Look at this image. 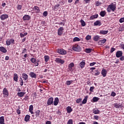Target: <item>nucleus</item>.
<instances>
[{
  "label": "nucleus",
  "instance_id": "f257e3e1",
  "mask_svg": "<svg viewBox=\"0 0 124 124\" xmlns=\"http://www.w3.org/2000/svg\"><path fill=\"white\" fill-rule=\"evenodd\" d=\"M116 8H117L116 4L112 3L108 6V8H107V11L108 12V13H110V12L111 11L114 12V11L116 10Z\"/></svg>",
  "mask_w": 124,
  "mask_h": 124
},
{
  "label": "nucleus",
  "instance_id": "f03ea898",
  "mask_svg": "<svg viewBox=\"0 0 124 124\" xmlns=\"http://www.w3.org/2000/svg\"><path fill=\"white\" fill-rule=\"evenodd\" d=\"M72 49L74 51H76V52H80L81 51V47L79 45H75L73 46Z\"/></svg>",
  "mask_w": 124,
  "mask_h": 124
},
{
  "label": "nucleus",
  "instance_id": "7ed1b4c3",
  "mask_svg": "<svg viewBox=\"0 0 124 124\" xmlns=\"http://www.w3.org/2000/svg\"><path fill=\"white\" fill-rule=\"evenodd\" d=\"M14 43H15V40L13 39H8L6 41V44L7 46H9L10 44H12V45H14Z\"/></svg>",
  "mask_w": 124,
  "mask_h": 124
},
{
  "label": "nucleus",
  "instance_id": "20e7f679",
  "mask_svg": "<svg viewBox=\"0 0 124 124\" xmlns=\"http://www.w3.org/2000/svg\"><path fill=\"white\" fill-rule=\"evenodd\" d=\"M31 62H32V63H34V64H35V66H38L39 63H38V62H39V61H38L37 62L36 61V59H35V58H31V59L30 60Z\"/></svg>",
  "mask_w": 124,
  "mask_h": 124
},
{
  "label": "nucleus",
  "instance_id": "39448f33",
  "mask_svg": "<svg viewBox=\"0 0 124 124\" xmlns=\"http://www.w3.org/2000/svg\"><path fill=\"white\" fill-rule=\"evenodd\" d=\"M32 9H33V11H34L35 13L36 14L40 13L41 10L37 6H34V7L32 8Z\"/></svg>",
  "mask_w": 124,
  "mask_h": 124
},
{
  "label": "nucleus",
  "instance_id": "423d86ee",
  "mask_svg": "<svg viewBox=\"0 0 124 124\" xmlns=\"http://www.w3.org/2000/svg\"><path fill=\"white\" fill-rule=\"evenodd\" d=\"M57 53H58V54H60L61 55H66V50L58 48L57 49Z\"/></svg>",
  "mask_w": 124,
  "mask_h": 124
},
{
  "label": "nucleus",
  "instance_id": "0eeeda50",
  "mask_svg": "<svg viewBox=\"0 0 124 124\" xmlns=\"http://www.w3.org/2000/svg\"><path fill=\"white\" fill-rule=\"evenodd\" d=\"M53 102H54V98H53L52 97L49 98L47 100V105H46V106L52 105Z\"/></svg>",
  "mask_w": 124,
  "mask_h": 124
},
{
  "label": "nucleus",
  "instance_id": "6e6552de",
  "mask_svg": "<svg viewBox=\"0 0 124 124\" xmlns=\"http://www.w3.org/2000/svg\"><path fill=\"white\" fill-rule=\"evenodd\" d=\"M2 93H3V94L4 95V96H5L6 97H7L8 95H9L8 90H7V89H6V88H4L3 89Z\"/></svg>",
  "mask_w": 124,
  "mask_h": 124
},
{
  "label": "nucleus",
  "instance_id": "1a4fd4ad",
  "mask_svg": "<svg viewBox=\"0 0 124 124\" xmlns=\"http://www.w3.org/2000/svg\"><path fill=\"white\" fill-rule=\"evenodd\" d=\"M63 30H64V29L62 27H60L59 29H58V35H62V33H63Z\"/></svg>",
  "mask_w": 124,
  "mask_h": 124
},
{
  "label": "nucleus",
  "instance_id": "9d476101",
  "mask_svg": "<svg viewBox=\"0 0 124 124\" xmlns=\"http://www.w3.org/2000/svg\"><path fill=\"white\" fill-rule=\"evenodd\" d=\"M55 62H57V63H61V64L64 63V61L62 60L61 58H56Z\"/></svg>",
  "mask_w": 124,
  "mask_h": 124
},
{
  "label": "nucleus",
  "instance_id": "9b49d317",
  "mask_svg": "<svg viewBox=\"0 0 124 124\" xmlns=\"http://www.w3.org/2000/svg\"><path fill=\"white\" fill-rule=\"evenodd\" d=\"M8 18V15L7 14H3L1 15L0 16V19L2 21H3L4 20L7 19Z\"/></svg>",
  "mask_w": 124,
  "mask_h": 124
},
{
  "label": "nucleus",
  "instance_id": "f8f14e48",
  "mask_svg": "<svg viewBox=\"0 0 124 124\" xmlns=\"http://www.w3.org/2000/svg\"><path fill=\"white\" fill-rule=\"evenodd\" d=\"M22 78L24 81L28 82V79H29V76L26 73L22 74Z\"/></svg>",
  "mask_w": 124,
  "mask_h": 124
},
{
  "label": "nucleus",
  "instance_id": "ddd939ff",
  "mask_svg": "<svg viewBox=\"0 0 124 124\" xmlns=\"http://www.w3.org/2000/svg\"><path fill=\"white\" fill-rule=\"evenodd\" d=\"M123 56V51H118L116 53V58H120Z\"/></svg>",
  "mask_w": 124,
  "mask_h": 124
},
{
  "label": "nucleus",
  "instance_id": "4468645a",
  "mask_svg": "<svg viewBox=\"0 0 124 124\" xmlns=\"http://www.w3.org/2000/svg\"><path fill=\"white\" fill-rule=\"evenodd\" d=\"M35 116L37 118H41L42 117L41 116V113L40 112V110H38L35 112Z\"/></svg>",
  "mask_w": 124,
  "mask_h": 124
},
{
  "label": "nucleus",
  "instance_id": "2eb2a0df",
  "mask_svg": "<svg viewBox=\"0 0 124 124\" xmlns=\"http://www.w3.org/2000/svg\"><path fill=\"white\" fill-rule=\"evenodd\" d=\"M31 19V16L28 15H25L23 17V21H29Z\"/></svg>",
  "mask_w": 124,
  "mask_h": 124
},
{
  "label": "nucleus",
  "instance_id": "dca6fc26",
  "mask_svg": "<svg viewBox=\"0 0 124 124\" xmlns=\"http://www.w3.org/2000/svg\"><path fill=\"white\" fill-rule=\"evenodd\" d=\"M101 74L103 77H106V75H107V71L105 69H103L102 70Z\"/></svg>",
  "mask_w": 124,
  "mask_h": 124
},
{
  "label": "nucleus",
  "instance_id": "f3484780",
  "mask_svg": "<svg viewBox=\"0 0 124 124\" xmlns=\"http://www.w3.org/2000/svg\"><path fill=\"white\" fill-rule=\"evenodd\" d=\"M66 109L68 114H70V113H71L72 111H73V109H72V108H71V107L70 106H68L66 108Z\"/></svg>",
  "mask_w": 124,
  "mask_h": 124
},
{
  "label": "nucleus",
  "instance_id": "a211bd4d",
  "mask_svg": "<svg viewBox=\"0 0 124 124\" xmlns=\"http://www.w3.org/2000/svg\"><path fill=\"white\" fill-rule=\"evenodd\" d=\"M0 52H2V53H5L6 52H7L6 48L3 46H0Z\"/></svg>",
  "mask_w": 124,
  "mask_h": 124
},
{
  "label": "nucleus",
  "instance_id": "6ab92c4d",
  "mask_svg": "<svg viewBox=\"0 0 124 124\" xmlns=\"http://www.w3.org/2000/svg\"><path fill=\"white\" fill-rule=\"evenodd\" d=\"M59 98L58 97H56L54 99V105L55 106H57V105H58L59 104Z\"/></svg>",
  "mask_w": 124,
  "mask_h": 124
},
{
  "label": "nucleus",
  "instance_id": "aec40b11",
  "mask_svg": "<svg viewBox=\"0 0 124 124\" xmlns=\"http://www.w3.org/2000/svg\"><path fill=\"white\" fill-rule=\"evenodd\" d=\"M96 18H98V14L92 15L90 16V20H93L94 19H96Z\"/></svg>",
  "mask_w": 124,
  "mask_h": 124
},
{
  "label": "nucleus",
  "instance_id": "412c9836",
  "mask_svg": "<svg viewBox=\"0 0 124 124\" xmlns=\"http://www.w3.org/2000/svg\"><path fill=\"white\" fill-rule=\"evenodd\" d=\"M18 74H17L16 73H15L14 74V81H15V82H18Z\"/></svg>",
  "mask_w": 124,
  "mask_h": 124
},
{
  "label": "nucleus",
  "instance_id": "4be33fe9",
  "mask_svg": "<svg viewBox=\"0 0 124 124\" xmlns=\"http://www.w3.org/2000/svg\"><path fill=\"white\" fill-rule=\"evenodd\" d=\"M107 41V40H106V39H104L103 40H100L98 42V44H100V45H103V44H104V43H105V42Z\"/></svg>",
  "mask_w": 124,
  "mask_h": 124
},
{
  "label": "nucleus",
  "instance_id": "5701e85b",
  "mask_svg": "<svg viewBox=\"0 0 124 124\" xmlns=\"http://www.w3.org/2000/svg\"><path fill=\"white\" fill-rule=\"evenodd\" d=\"M29 75L31 77V78H36V74H35V73H34V72H30Z\"/></svg>",
  "mask_w": 124,
  "mask_h": 124
},
{
  "label": "nucleus",
  "instance_id": "b1692460",
  "mask_svg": "<svg viewBox=\"0 0 124 124\" xmlns=\"http://www.w3.org/2000/svg\"><path fill=\"white\" fill-rule=\"evenodd\" d=\"M101 25H102V24L101 23V22H100V21L99 20H97L94 23V26H101Z\"/></svg>",
  "mask_w": 124,
  "mask_h": 124
},
{
  "label": "nucleus",
  "instance_id": "393cba45",
  "mask_svg": "<svg viewBox=\"0 0 124 124\" xmlns=\"http://www.w3.org/2000/svg\"><path fill=\"white\" fill-rule=\"evenodd\" d=\"M31 118V116L30 115H26L24 118L25 122H29L30 121V119Z\"/></svg>",
  "mask_w": 124,
  "mask_h": 124
},
{
  "label": "nucleus",
  "instance_id": "a878e982",
  "mask_svg": "<svg viewBox=\"0 0 124 124\" xmlns=\"http://www.w3.org/2000/svg\"><path fill=\"white\" fill-rule=\"evenodd\" d=\"M25 94H26V93H25V92H18V93H17V95L19 97H23V96H24V95H25Z\"/></svg>",
  "mask_w": 124,
  "mask_h": 124
},
{
  "label": "nucleus",
  "instance_id": "bb28decb",
  "mask_svg": "<svg viewBox=\"0 0 124 124\" xmlns=\"http://www.w3.org/2000/svg\"><path fill=\"white\" fill-rule=\"evenodd\" d=\"M33 111V106L31 105L29 107V112H30L31 114H34L33 111Z\"/></svg>",
  "mask_w": 124,
  "mask_h": 124
},
{
  "label": "nucleus",
  "instance_id": "cd10ccee",
  "mask_svg": "<svg viewBox=\"0 0 124 124\" xmlns=\"http://www.w3.org/2000/svg\"><path fill=\"white\" fill-rule=\"evenodd\" d=\"M99 33L100 34L105 35V34H107L108 33V31L101 30L99 32Z\"/></svg>",
  "mask_w": 124,
  "mask_h": 124
},
{
  "label": "nucleus",
  "instance_id": "c85d7f7f",
  "mask_svg": "<svg viewBox=\"0 0 124 124\" xmlns=\"http://www.w3.org/2000/svg\"><path fill=\"white\" fill-rule=\"evenodd\" d=\"M73 66H74V63H73V62L70 63L68 66V69L70 71H71V70H72V67H73Z\"/></svg>",
  "mask_w": 124,
  "mask_h": 124
},
{
  "label": "nucleus",
  "instance_id": "c756f323",
  "mask_svg": "<svg viewBox=\"0 0 124 124\" xmlns=\"http://www.w3.org/2000/svg\"><path fill=\"white\" fill-rule=\"evenodd\" d=\"M0 124H4V116L0 117Z\"/></svg>",
  "mask_w": 124,
  "mask_h": 124
},
{
  "label": "nucleus",
  "instance_id": "7c9ffc66",
  "mask_svg": "<svg viewBox=\"0 0 124 124\" xmlns=\"http://www.w3.org/2000/svg\"><path fill=\"white\" fill-rule=\"evenodd\" d=\"M85 64H86L85 62L82 61L79 63V66H80L81 68H84V67H85Z\"/></svg>",
  "mask_w": 124,
  "mask_h": 124
},
{
  "label": "nucleus",
  "instance_id": "2f4dec72",
  "mask_svg": "<svg viewBox=\"0 0 124 124\" xmlns=\"http://www.w3.org/2000/svg\"><path fill=\"white\" fill-rule=\"evenodd\" d=\"M44 59L45 62H48V61L50 60V57H49L48 55H45L44 56Z\"/></svg>",
  "mask_w": 124,
  "mask_h": 124
},
{
  "label": "nucleus",
  "instance_id": "473e14b6",
  "mask_svg": "<svg viewBox=\"0 0 124 124\" xmlns=\"http://www.w3.org/2000/svg\"><path fill=\"white\" fill-rule=\"evenodd\" d=\"M100 37L98 35H95L93 37V40L94 41H98Z\"/></svg>",
  "mask_w": 124,
  "mask_h": 124
},
{
  "label": "nucleus",
  "instance_id": "72a5a7b5",
  "mask_svg": "<svg viewBox=\"0 0 124 124\" xmlns=\"http://www.w3.org/2000/svg\"><path fill=\"white\" fill-rule=\"evenodd\" d=\"M73 42H77L78 41H81V39L78 38V37H75L73 38Z\"/></svg>",
  "mask_w": 124,
  "mask_h": 124
},
{
  "label": "nucleus",
  "instance_id": "f704fd0d",
  "mask_svg": "<svg viewBox=\"0 0 124 124\" xmlns=\"http://www.w3.org/2000/svg\"><path fill=\"white\" fill-rule=\"evenodd\" d=\"M100 15L101 17H104L106 15V11H103L100 13Z\"/></svg>",
  "mask_w": 124,
  "mask_h": 124
},
{
  "label": "nucleus",
  "instance_id": "c9c22d12",
  "mask_svg": "<svg viewBox=\"0 0 124 124\" xmlns=\"http://www.w3.org/2000/svg\"><path fill=\"white\" fill-rule=\"evenodd\" d=\"M88 96H86L84 97L82 102V104H86L87 103V101L88 100Z\"/></svg>",
  "mask_w": 124,
  "mask_h": 124
},
{
  "label": "nucleus",
  "instance_id": "e433bc0d",
  "mask_svg": "<svg viewBox=\"0 0 124 124\" xmlns=\"http://www.w3.org/2000/svg\"><path fill=\"white\" fill-rule=\"evenodd\" d=\"M99 100V98L97 97H93V102H97Z\"/></svg>",
  "mask_w": 124,
  "mask_h": 124
},
{
  "label": "nucleus",
  "instance_id": "4c0bfd02",
  "mask_svg": "<svg viewBox=\"0 0 124 124\" xmlns=\"http://www.w3.org/2000/svg\"><path fill=\"white\" fill-rule=\"evenodd\" d=\"M99 110L96 109V108H94L93 109V114H99Z\"/></svg>",
  "mask_w": 124,
  "mask_h": 124
},
{
  "label": "nucleus",
  "instance_id": "58836bf2",
  "mask_svg": "<svg viewBox=\"0 0 124 124\" xmlns=\"http://www.w3.org/2000/svg\"><path fill=\"white\" fill-rule=\"evenodd\" d=\"M73 83V80H67L66 82V85L67 86H69V85H71Z\"/></svg>",
  "mask_w": 124,
  "mask_h": 124
},
{
  "label": "nucleus",
  "instance_id": "ea45409f",
  "mask_svg": "<svg viewBox=\"0 0 124 124\" xmlns=\"http://www.w3.org/2000/svg\"><path fill=\"white\" fill-rule=\"evenodd\" d=\"M28 35V33L27 32H25V33H20V37H25V36Z\"/></svg>",
  "mask_w": 124,
  "mask_h": 124
},
{
  "label": "nucleus",
  "instance_id": "a19ab883",
  "mask_svg": "<svg viewBox=\"0 0 124 124\" xmlns=\"http://www.w3.org/2000/svg\"><path fill=\"white\" fill-rule=\"evenodd\" d=\"M114 106L115 108H120L122 106V105L121 104L115 103L114 104Z\"/></svg>",
  "mask_w": 124,
  "mask_h": 124
},
{
  "label": "nucleus",
  "instance_id": "79ce46f5",
  "mask_svg": "<svg viewBox=\"0 0 124 124\" xmlns=\"http://www.w3.org/2000/svg\"><path fill=\"white\" fill-rule=\"evenodd\" d=\"M80 23L82 27H85L86 26V22L83 19L80 20Z\"/></svg>",
  "mask_w": 124,
  "mask_h": 124
},
{
  "label": "nucleus",
  "instance_id": "37998d69",
  "mask_svg": "<svg viewBox=\"0 0 124 124\" xmlns=\"http://www.w3.org/2000/svg\"><path fill=\"white\" fill-rule=\"evenodd\" d=\"M19 81L20 86H23V85H24V81H23V79L22 78H20Z\"/></svg>",
  "mask_w": 124,
  "mask_h": 124
},
{
  "label": "nucleus",
  "instance_id": "c03bdc74",
  "mask_svg": "<svg viewBox=\"0 0 124 124\" xmlns=\"http://www.w3.org/2000/svg\"><path fill=\"white\" fill-rule=\"evenodd\" d=\"M92 51H93V49L92 48H86L85 49V52L86 53H91V52H92Z\"/></svg>",
  "mask_w": 124,
  "mask_h": 124
},
{
  "label": "nucleus",
  "instance_id": "a18cd8bd",
  "mask_svg": "<svg viewBox=\"0 0 124 124\" xmlns=\"http://www.w3.org/2000/svg\"><path fill=\"white\" fill-rule=\"evenodd\" d=\"M61 5H60V4H57L55 5H54L53 6V9H54V10H56V9H58V8H59V7H60Z\"/></svg>",
  "mask_w": 124,
  "mask_h": 124
},
{
  "label": "nucleus",
  "instance_id": "49530a36",
  "mask_svg": "<svg viewBox=\"0 0 124 124\" xmlns=\"http://www.w3.org/2000/svg\"><path fill=\"white\" fill-rule=\"evenodd\" d=\"M47 16H48V12L47 11L44 12V13H43V16H44V17H47Z\"/></svg>",
  "mask_w": 124,
  "mask_h": 124
},
{
  "label": "nucleus",
  "instance_id": "de8ad7c7",
  "mask_svg": "<svg viewBox=\"0 0 124 124\" xmlns=\"http://www.w3.org/2000/svg\"><path fill=\"white\" fill-rule=\"evenodd\" d=\"M22 7L23 6L22 5L17 4V10H21V9H22Z\"/></svg>",
  "mask_w": 124,
  "mask_h": 124
},
{
  "label": "nucleus",
  "instance_id": "09e8293b",
  "mask_svg": "<svg viewBox=\"0 0 124 124\" xmlns=\"http://www.w3.org/2000/svg\"><path fill=\"white\" fill-rule=\"evenodd\" d=\"M67 124H73V120L70 119L68 121Z\"/></svg>",
  "mask_w": 124,
  "mask_h": 124
},
{
  "label": "nucleus",
  "instance_id": "8fccbe9b",
  "mask_svg": "<svg viewBox=\"0 0 124 124\" xmlns=\"http://www.w3.org/2000/svg\"><path fill=\"white\" fill-rule=\"evenodd\" d=\"M91 38H92V36H91V35H88L86 37V40H90V39H91Z\"/></svg>",
  "mask_w": 124,
  "mask_h": 124
},
{
  "label": "nucleus",
  "instance_id": "3c124183",
  "mask_svg": "<svg viewBox=\"0 0 124 124\" xmlns=\"http://www.w3.org/2000/svg\"><path fill=\"white\" fill-rule=\"evenodd\" d=\"M120 23H124V17H122L119 19Z\"/></svg>",
  "mask_w": 124,
  "mask_h": 124
},
{
  "label": "nucleus",
  "instance_id": "603ef678",
  "mask_svg": "<svg viewBox=\"0 0 124 124\" xmlns=\"http://www.w3.org/2000/svg\"><path fill=\"white\" fill-rule=\"evenodd\" d=\"M93 119L98 120L99 119V117H98L97 115H94L93 116Z\"/></svg>",
  "mask_w": 124,
  "mask_h": 124
},
{
  "label": "nucleus",
  "instance_id": "864d4df0",
  "mask_svg": "<svg viewBox=\"0 0 124 124\" xmlns=\"http://www.w3.org/2000/svg\"><path fill=\"white\" fill-rule=\"evenodd\" d=\"M81 101H82V98H79V99H77L76 103H80V102H81Z\"/></svg>",
  "mask_w": 124,
  "mask_h": 124
},
{
  "label": "nucleus",
  "instance_id": "5fc2aeb1",
  "mask_svg": "<svg viewBox=\"0 0 124 124\" xmlns=\"http://www.w3.org/2000/svg\"><path fill=\"white\" fill-rule=\"evenodd\" d=\"M111 96H116V93H115L114 92H112L111 93Z\"/></svg>",
  "mask_w": 124,
  "mask_h": 124
},
{
  "label": "nucleus",
  "instance_id": "6e6d98bb",
  "mask_svg": "<svg viewBox=\"0 0 124 124\" xmlns=\"http://www.w3.org/2000/svg\"><path fill=\"white\" fill-rule=\"evenodd\" d=\"M94 90V87L92 86V87H90V92H93V90Z\"/></svg>",
  "mask_w": 124,
  "mask_h": 124
},
{
  "label": "nucleus",
  "instance_id": "4d7b16f0",
  "mask_svg": "<svg viewBox=\"0 0 124 124\" xmlns=\"http://www.w3.org/2000/svg\"><path fill=\"white\" fill-rule=\"evenodd\" d=\"M96 73L94 74L95 76H97L98 75H99L100 74V72H98V71H95Z\"/></svg>",
  "mask_w": 124,
  "mask_h": 124
},
{
  "label": "nucleus",
  "instance_id": "13d9d810",
  "mask_svg": "<svg viewBox=\"0 0 124 124\" xmlns=\"http://www.w3.org/2000/svg\"><path fill=\"white\" fill-rule=\"evenodd\" d=\"M96 64V62H92V63H91L90 64V66H93L94 65V64Z\"/></svg>",
  "mask_w": 124,
  "mask_h": 124
},
{
  "label": "nucleus",
  "instance_id": "bf43d9fd",
  "mask_svg": "<svg viewBox=\"0 0 124 124\" xmlns=\"http://www.w3.org/2000/svg\"><path fill=\"white\" fill-rule=\"evenodd\" d=\"M115 50H116V48H114V47H111L110 52V53H113V52H114V51H115Z\"/></svg>",
  "mask_w": 124,
  "mask_h": 124
},
{
  "label": "nucleus",
  "instance_id": "052dcab7",
  "mask_svg": "<svg viewBox=\"0 0 124 124\" xmlns=\"http://www.w3.org/2000/svg\"><path fill=\"white\" fill-rule=\"evenodd\" d=\"M16 113L18 114V115H20L21 114V110L18 109L16 110Z\"/></svg>",
  "mask_w": 124,
  "mask_h": 124
},
{
  "label": "nucleus",
  "instance_id": "680f3d73",
  "mask_svg": "<svg viewBox=\"0 0 124 124\" xmlns=\"http://www.w3.org/2000/svg\"><path fill=\"white\" fill-rule=\"evenodd\" d=\"M26 52H27V49L26 48H24L22 52V54H26Z\"/></svg>",
  "mask_w": 124,
  "mask_h": 124
},
{
  "label": "nucleus",
  "instance_id": "e2e57ef3",
  "mask_svg": "<svg viewBox=\"0 0 124 124\" xmlns=\"http://www.w3.org/2000/svg\"><path fill=\"white\" fill-rule=\"evenodd\" d=\"M29 99V96L26 95L25 96V97L24 98V100H28Z\"/></svg>",
  "mask_w": 124,
  "mask_h": 124
},
{
  "label": "nucleus",
  "instance_id": "0e129e2a",
  "mask_svg": "<svg viewBox=\"0 0 124 124\" xmlns=\"http://www.w3.org/2000/svg\"><path fill=\"white\" fill-rule=\"evenodd\" d=\"M120 47L122 48V49L124 50V44H121L120 45Z\"/></svg>",
  "mask_w": 124,
  "mask_h": 124
},
{
  "label": "nucleus",
  "instance_id": "69168bd1",
  "mask_svg": "<svg viewBox=\"0 0 124 124\" xmlns=\"http://www.w3.org/2000/svg\"><path fill=\"white\" fill-rule=\"evenodd\" d=\"M46 124H52V122L50 121H46Z\"/></svg>",
  "mask_w": 124,
  "mask_h": 124
},
{
  "label": "nucleus",
  "instance_id": "338daca9",
  "mask_svg": "<svg viewBox=\"0 0 124 124\" xmlns=\"http://www.w3.org/2000/svg\"><path fill=\"white\" fill-rule=\"evenodd\" d=\"M120 61H124V56H121V57H120Z\"/></svg>",
  "mask_w": 124,
  "mask_h": 124
},
{
  "label": "nucleus",
  "instance_id": "774afa93",
  "mask_svg": "<svg viewBox=\"0 0 124 124\" xmlns=\"http://www.w3.org/2000/svg\"><path fill=\"white\" fill-rule=\"evenodd\" d=\"M5 61H8L9 60V57L8 56H6L5 58Z\"/></svg>",
  "mask_w": 124,
  "mask_h": 124
}]
</instances>
